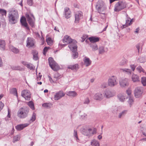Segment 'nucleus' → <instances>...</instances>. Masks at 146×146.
<instances>
[{
	"instance_id": "obj_31",
	"label": "nucleus",
	"mask_w": 146,
	"mask_h": 146,
	"mask_svg": "<svg viewBox=\"0 0 146 146\" xmlns=\"http://www.w3.org/2000/svg\"><path fill=\"white\" fill-rule=\"evenodd\" d=\"M52 106V104L50 103H46L43 104L42 106L45 108L49 109Z\"/></svg>"
},
{
	"instance_id": "obj_61",
	"label": "nucleus",
	"mask_w": 146,
	"mask_h": 146,
	"mask_svg": "<svg viewBox=\"0 0 146 146\" xmlns=\"http://www.w3.org/2000/svg\"><path fill=\"white\" fill-rule=\"evenodd\" d=\"M107 84L106 83H103L101 85V87L102 88H105L106 87Z\"/></svg>"
},
{
	"instance_id": "obj_9",
	"label": "nucleus",
	"mask_w": 146,
	"mask_h": 146,
	"mask_svg": "<svg viewBox=\"0 0 146 146\" xmlns=\"http://www.w3.org/2000/svg\"><path fill=\"white\" fill-rule=\"evenodd\" d=\"M143 93V88L141 87H137L135 88L134 91L135 96L137 98H140Z\"/></svg>"
},
{
	"instance_id": "obj_50",
	"label": "nucleus",
	"mask_w": 146,
	"mask_h": 146,
	"mask_svg": "<svg viewBox=\"0 0 146 146\" xmlns=\"http://www.w3.org/2000/svg\"><path fill=\"white\" fill-rule=\"evenodd\" d=\"M88 37V35L85 34L83 35L82 37V40H81V42H83L85 40V39Z\"/></svg>"
},
{
	"instance_id": "obj_20",
	"label": "nucleus",
	"mask_w": 146,
	"mask_h": 146,
	"mask_svg": "<svg viewBox=\"0 0 146 146\" xmlns=\"http://www.w3.org/2000/svg\"><path fill=\"white\" fill-rule=\"evenodd\" d=\"M29 125V124L28 123L19 125H17L16 127V128L17 130L20 131L23 129L24 127L27 126Z\"/></svg>"
},
{
	"instance_id": "obj_13",
	"label": "nucleus",
	"mask_w": 146,
	"mask_h": 146,
	"mask_svg": "<svg viewBox=\"0 0 146 146\" xmlns=\"http://www.w3.org/2000/svg\"><path fill=\"white\" fill-rule=\"evenodd\" d=\"M35 40L33 38L28 37L27 40V46L29 48L32 47L34 46Z\"/></svg>"
},
{
	"instance_id": "obj_30",
	"label": "nucleus",
	"mask_w": 146,
	"mask_h": 146,
	"mask_svg": "<svg viewBox=\"0 0 146 146\" xmlns=\"http://www.w3.org/2000/svg\"><path fill=\"white\" fill-rule=\"evenodd\" d=\"M5 43L4 40H0V47L1 49L4 50L5 49Z\"/></svg>"
},
{
	"instance_id": "obj_51",
	"label": "nucleus",
	"mask_w": 146,
	"mask_h": 146,
	"mask_svg": "<svg viewBox=\"0 0 146 146\" xmlns=\"http://www.w3.org/2000/svg\"><path fill=\"white\" fill-rule=\"evenodd\" d=\"M73 134L75 137L76 138V140H77L78 139L77 135V130H74V133Z\"/></svg>"
},
{
	"instance_id": "obj_23",
	"label": "nucleus",
	"mask_w": 146,
	"mask_h": 146,
	"mask_svg": "<svg viewBox=\"0 0 146 146\" xmlns=\"http://www.w3.org/2000/svg\"><path fill=\"white\" fill-rule=\"evenodd\" d=\"M20 22L23 26L26 27L27 29H29L28 27V24L26 22V18L25 17H23L21 18L20 19Z\"/></svg>"
},
{
	"instance_id": "obj_18",
	"label": "nucleus",
	"mask_w": 146,
	"mask_h": 146,
	"mask_svg": "<svg viewBox=\"0 0 146 146\" xmlns=\"http://www.w3.org/2000/svg\"><path fill=\"white\" fill-rule=\"evenodd\" d=\"M92 43H95L99 41L100 38L98 37L92 36L88 38Z\"/></svg>"
},
{
	"instance_id": "obj_28",
	"label": "nucleus",
	"mask_w": 146,
	"mask_h": 146,
	"mask_svg": "<svg viewBox=\"0 0 146 146\" xmlns=\"http://www.w3.org/2000/svg\"><path fill=\"white\" fill-rule=\"evenodd\" d=\"M10 49L15 53H17L19 52V50L12 46H9Z\"/></svg>"
},
{
	"instance_id": "obj_45",
	"label": "nucleus",
	"mask_w": 146,
	"mask_h": 146,
	"mask_svg": "<svg viewBox=\"0 0 146 146\" xmlns=\"http://www.w3.org/2000/svg\"><path fill=\"white\" fill-rule=\"evenodd\" d=\"M0 13L2 15L6 16L7 14V11L5 10L4 9H0Z\"/></svg>"
},
{
	"instance_id": "obj_57",
	"label": "nucleus",
	"mask_w": 146,
	"mask_h": 146,
	"mask_svg": "<svg viewBox=\"0 0 146 146\" xmlns=\"http://www.w3.org/2000/svg\"><path fill=\"white\" fill-rule=\"evenodd\" d=\"M90 102L89 99L88 98H86L84 102V104H88Z\"/></svg>"
},
{
	"instance_id": "obj_6",
	"label": "nucleus",
	"mask_w": 146,
	"mask_h": 146,
	"mask_svg": "<svg viewBox=\"0 0 146 146\" xmlns=\"http://www.w3.org/2000/svg\"><path fill=\"white\" fill-rule=\"evenodd\" d=\"M48 60L49 66L54 71H57L58 70L59 66L52 58L49 57Z\"/></svg>"
},
{
	"instance_id": "obj_34",
	"label": "nucleus",
	"mask_w": 146,
	"mask_h": 146,
	"mask_svg": "<svg viewBox=\"0 0 146 146\" xmlns=\"http://www.w3.org/2000/svg\"><path fill=\"white\" fill-rule=\"evenodd\" d=\"M127 112V110H124L120 112L119 115L118 117L119 118H121L123 116H124Z\"/></svg>"
},
{
	"instance_id": "obj_12",
	"label": "nucleus",
	"mask_w": 146,
	"mask_h": 146,
	"mask_svg": "<svg viewBox=\"0 0 146 146\" xmlns=\"http://www.w3.org/2000/svg\"><path fill=\"white\" fill-rule=\"evenodd\" d=\"M22 96L26 100H29L31 98V94L28 90L23 91L21 93Z\"/></svg>"
},
{
	"instance_id": "obj_59",
	"label": "nucleus",
	"mask_w": 146,
	"mask_h": 146,
	"mask_svg": "<svg viewBox=\"0 0 146 146\" xmlns=\"http://www.w3.org/2000/svg\"><path fill=\"white\" fill-rule=\"evenodd\" d=\"M136 67V66L134 64H132L130 65V67L133 71H134Z\"/></svg>"
},
{
	"instance_id": "obj_7",
	"label": "nucleus",
	"mask_w": 146,
	"mask_h": 146,
	"mask_svg": "<svg viewBox=\"0 0 146 146\" xmlns=\"http://www.w3.org/2000/svg\"><path fill=\"white\" fill-rule=\"evenodd\" d=\"M96 9L98 13H102V12L106 9V7L104 2L102 1H100L97 2L96 6Z\"/></svg>"
},
{
	"instance_id": "obj_41",
	"label": "nucleus",
	"mask_w": 146,
	"mask_h": 146,
	"mask_svg": "<svg viewBox=\"0 0 146 146\" xmlns=\"http://www.w3.org/2000/svg\"><path fill=\"white\" fill-rule=\"evenodd\" d=\"M77 50L74 52L72 51L73 54L72 55V57L73 59H75L77 58L78 56V53L77 52H76Z\"/></svg>"
},
{
	"instance_id": "obj_15",
	"label": "nucleus",
	"mask_w": 146,
	"mask_h": 146,
	"mask_svg": "<svg viewBox=\"0 0 146 146\" xmlns=\"http://www.w3.org/2000/svg\"><path fill=\"white\" fill-rule=\"evenodd\" d=\"M104 96L107 98H109L114 96L115 94L113 92L109 90H106L104 92Z\"/></svg>"
},
{
	"instance_id": "obj_60",
	"label": "nucleus",
	"mask_w": 146,
	"mask_h": 146,
	"mask_svg": "<svg viewBox=\"0 0 146 146\" xmlns=\"http://www.w3.org/2000/svg\"><path fill=\"white\" fill-rule=\"evenodd\" d=\"M126 93L127 95L129 96L131 94V90L130 89H128L126 90Z\"/></svg>"
},
{
	"instance_id": "obj_56",
	"label": "nucleus",
	"mask_w": 146,
	"mask_h": 146,
	"mask_svg": "<svg viewBox=\"0 0 146 146\" xmlns=\"http://www.w3.org/2000/svg\"><path fill=\"white\" fill-rule=\"evenodd\" d=\"M4 106V104L2 102H0V111L3 109Z\"/></svg>"
},
{
	"instance_id": "obj_27",
	"label": "nucleus",
	"mask_w": 146,
	"mask_h": 146,
	"mask_svg": "<svg viewBox=\"0 0 146 146\" xmlns=\"http://www.w3.org/2000/svg\"><path fill=\"white\" fill-rule=\"evenodd\" d=\"M66 94L70 96L75 97L77 95V93L74 91H69L66 92Z\"/></svg>"
},
{
	"instance_id": "obj_47",
	"label": "nucleus",
	"mask_w": 146,
	"mask_h": 146,
	"mask_svg": "<svg viewBox=\"0 0 146 146\" xmlns=\"http://www.w3.org/2000/svg\"><path fill=\"white\" fill-rule=\"evenodd\" d=\"M87 115L86 113H83L80 115V118L82 119H84L87 118Z\"/></svg>"
},
{
	"instance_id": "obj_55",
	"label": "nucleus",
	"mask_w": 146,
	"mask_h": 146,
	"mask_svg": "<svg viewBox=\"0 0 146 146\" xmlns=\"http://www.w3.org/2000/svg\"><path fill=\"white\" fill-rule=\"evenodd\" d=\"M27 3L30 6L32 5L33 4V0H27Z\"/></svg>"
},
{
	"instance_id": "obj_17",
	"label": "nucleus",
	"mask_w": 146,
	"mask_h": 146,
	"mask_svg": "<svg viewBox=\"0 0 146 146\" xmlns=\"http://www.w3.org/2000/svg\"><path fill=\"white\" fill-rule=\"evenodd\" d=\"M82 16V13L80 11H78L75 15V22L78 23L79 21L80 17H81Z\"/></svg>"
},
{
	"instance_id": "obj_5",
	"label": "nucleus",
	"mask_w": 146,
	"mask_h": 146,
	"mask_svg": "<svg viewBox=\"0 0 146 146\" xmlns=\"http://www.w3.org/2000/svg\"><path fill=\"white\" fill-rule=\"evenodd\" d=\"M81 131L82 134L86 136H90L96 133L95 129L92 130V129L88 127L82 128Z\"/></svg>"
},
{
	"instance_id": "obj_53",
	"label": "nucleus",
	"mask_w": 146,
	"mask_h": 146,
	"mask_svg": "<svg viewBox=\"0 0 146 146\" xmlns=\"http://www.w3.org/2000/svg\"><path fill=\"white\" fill-rule=\"evenodd\" d=\"M137 61L140 63H143L144 62L143 58V57H140L137 59Z\"/></svg>"
},
{
	"instance_id": "obj_43",
	"label": "nucleus",
	"mask_w": 146,
	"mask_h": 146,
	"mask_svg": "<svg viewBox=\"0 0 146 146\" xmlns=\"http://www.w3.org/2000/svg\"><path fill=\"white\" fill-rule=\"evenodd\" d=\"M33 58L34 60H38V56L37 52L35 51L33 54Z\"/></svg>"
},
{
	"instance_id": "obj_4",
	"label": "nucleus",
	"mask_w": 146,
	"mask_h": 146,
	"mask_svg": "<svg viewBox=\"0 0 146 146\" xmlns=\"http://www.w3.org/2000/svg\"><path fill=\"white\" fill-rule=\"evenodd\" d=\"M127 6V3L123 1H120L117 3L115 6L114 11L116 12L119 11L126 8Z\"/></svg>"
},
{
	"instance_id": "obj_48",
	"label": "nucleus",
	"mask_w": 146,
	"mask_h": 146,
	"mask_svg": "<svg viewBox=\"0 0 146 146\" xmlns=\"http://www.w3.org/2000/svg\"><path fill=\"white\" fill-rule=\"evenodd\" d=\"M50 48L47 47H45L43 49V53L44 55H45L46 54V53L48 51V50Z\"/></svg>"
},
{
	"instance_id": "obj_38",
	"label": "nucleus",
	"mask_w": 146,
	"mask_h": 146,
	"mask_svg": "<svg viewBox=\"0 0 146 146\" xmlns=\"http://www.w3.org/2000/svg\"><path fill=\"white\" fill-rule=\"evenodd\" d=\"M36 119V114L34 113L33 112V114H32V117H31V118L30 119L29 121V122L31 123V122H33L35 121Z\"/></svg>"
},
{
	"instance_id": "obj_44",
	"label": "nucleus",
	"mask_w": 146,
	"mask_h": 146,
	"mask_svg": "<svg viewBox=\"0 0 146 146\" xmlns=\"http://www.w3.org/2000/svg\"><path fill=\"white\" fill-rule=\"evenodd\" d=\"M46 42L48 45H51L52 44L53 42L50 38L49 37L46 39Z\"/></svg>"
},
{
	"instance_id": "obj_24",
	"label": "nucleus",
	"mask_w": 146,
	"mask_h": 146,
	"mask_svg": "<svg viewBox=\"0 0 146 146\" xmlns=\"http://www.w3.org/2000/svg\"><path fill=\"white\" fill-rule=\"evenodd\" d=\"M117 98L120 101L123 102L125 101L126 97L124 94H119L117 96Z\"/></svg>"
},
{
	"instance_id": "obj_25",
	"label": "nucleus",
	"mask_w": 146,
	"mask_h": 146,
	"mask_svg": "<svg viewBox=\"0 0 146 146\" xmlns=\"http://www.w3.org/2000/svg\"><path fill=\"white\" fill-rule=\"evenodd\" d=\"M132 80L134 82H138L139 81V78L137 75L133 74L132 76Z\"/></svg>"
},
{
	"instance_id": "obj_62",
	"label": "nucleus",
	"mask_w": 146,
	"mask_h": 146,
	"mask_svg": "<svg viewBox=\"0 0 146 146\" xmlns=\"http://www.w3.org/2000/svg\"><path fill=\"white\" fill-rule=\"evenodd\" d=\"M3 66V62L1 58L0 57V67Z\"/></svg>"
},
{
	"instance_id": "obj_19",
	"label": "nucleus",
	"mask_w": 146,
	"mask_h": 146,
	"mask_svg": "<svg viewBox=\"0 0 146 146\" xmlns=\"http://www.w3.org/2000/svg\"><path fill=\"white\" fill-rule=\"evenodd\" d=\"M64 13L65 17L67 19L71 17V12L69 8L66 7L64 8Z\"/></svg>"
},
{
	"instance_id": "obj_36",
	"label": "nucleus",
	"mask_w": 146,
	"mask_h": 146,
	"mask_svg": "<svg viewBox=\"0 0 146 146\" xmlns=\"http://www.w3.org/2000/svg\"><path fill=\"white\" fill-rule=\"evenodd\" d=\"M141 82L144 86H146V77H143L141 79Z\"/></svg>"
},
{
	"instance_id": "obj_21",
	"label": "nucleus",
	"mask_w": 146,
	"mask_h": 146,
	"mask_svg": "<svg viewBox=\"0 0 146 146\" xmlns=\"http://www.w3.org/2000/svg\"><path fill=\"white\" fill-rule=\"evenodd\" d=\"M104 98L103 95L101 93H97L95 94L94 96V98L96 100H101Z\"/></svg>"
},
{
	"instance_id": "obj_29",
	"label": "nucleus",
	"mask_w": 146,
	"mask_h": 146,
	"mask_svg": "<svg viewBox=\"0 0 146 146\" xmlns=\"http://www.w3.org/2000/svg\"><path fill=\"white\" fill-rule=\"evenodd\" d=\"M90 46L92 48L93 51H94L98 49V47L97 44L95 43L90 44Z\"/></svg>"
},
{
	"instance_id": "obj_64",
	"label": "nucleus",
	"mask_w": 146,
	"mask_h": 146,
	"mask_svg": "<svg viewBox=\"0 0 146 146\" xmlns=\"http://www.w3.org/2000/svg\"><path fill=\"white\" fill-rule=\"evenodd\" d=\"M136 48L138 50V52H139V49H140V46H139V45L138 44H137V45H136Z\"/></svg>"
},
{
	"instance_id": "obj_1",
	"label": "nucleus",
	"mask_w": 146,
	"mask_h": 146,
	"mask_svg": "<svg viewBox=\"0 0 146 146\" xmlns=\"http://www.w3.org/2000/svg\"><path fill=\"white\" fill-rule=\"evenodd\" d=\"M62 41L63 43H66L62 45L64 46L68 44V47L72 51L74 52L77 50V42L76 40H72L69 36L66 35L64 37Z\"/></svg>"
},
{
	"instance_id": "obj_3",
	"label": "nucleus",
	"mask_w": 146,
	"mask_h": 146,
	"mask_svg": "<svg viewBox=\"0 0 146 146\" xmlns=\"http://www.w3.org/2000/svg\"><path fill=\"white\" fill-rule=\"evenodd\" d=\"M29 111V109L27 107L21 108L18 111L17 116L20 118H25L28 116Z\"/></svg>"
},
{
	"instance_id": "obj_8",
	"label": "nucleus",
	"mask_w": 146,
	"mask_h": 146,
	"mask_svg": "<svg viewBox=\"0 0 146 146\" xmlns=\"http://www.w3.org/2000/svg\"><path fill=\"white\" fill-rule=\"evenodd\" d=\"M116 80L117 78L116 77L114 76H111L108 80V85L111 87H113L116 85L118 83Z\"/></svg>"
},
{
	"instance_id": "obj_32",
	"label": "nucleus",
	"mask_w": 146,
	"mask_h": 146,
	"mask_svg": "<svg viewBox=\"0 0 146 146\" xmlns=\"http://www.w3.org/2000/svg\"><path fill=\"white\" fill-rule=\"evenodd\" d=\"M121 70L122 71L127 74L130 75L131 73V71L130 69L127 68H122Z\"/></svg>"
},
{
	"instance_id": "obj_63",
	"label": "nucleus",
	"mask_w": 146,
	"mask_h": 146,
	"mask_svg": "<svg viewBox=\"0 0 146 146\" xmlns=\"http://www.w3.org/2000/svg\"><path fill=\"white\" fill-rule=\"evenodd\" d=\"M21 63L24 65L26 66L27 64V62L24 61H21Z\"/></svg>"
},
{
	"instance_id": "obj_54",
	"label": "nucleus",
	"mask_w": 146,
	"mask_h": 146,
	"mask_svg": "<svg viewBox=\"0 0 146 146\" xmlns=\"http://www.w3.org/2000/svg\"><path fill=\"white\" fill-rule=\"evenodd\" d=\"M28 68L30 69L31 70L33 69V68L32 66V64H27L26 66Z\"/></svg>"
},
{
	"instance_id": "obj_11",
	"label": "nucleus",
	"mask_w": 146,
	"mask_h": 146,
	"mask_svg": "<svg viewBox=\"0 0 146 146\" xmlns=\"http://www.w3.org/2000/svg\"><path fill=\"white\" fill-rule=\"evenodd\" d=\"M26 17L27 21L30 25L33 27L34 25V17L33 15L32 14H26Z\"/></svg>"
},
{
	"instance_id": "obj_42",
	"label": "nucleus",
	"mask_w": 146,
	"mask_h": 146,
	"mask_svg": "<svg viewBox=\"0 0 146 146\" xmlns=\"http://www.w3.org/2000/svg\"><path fill=\"white\" fill-rule=\"evenodd\" d=\"M28 105L32 110H34L35 108L33 103L32 102H29L28 103Z\"/></svg>"
},
{
	"instance_id": "obj_39",
	"label": "nucleus",
	"mask_w": 146,
	"mask_h": 146,
	"mask_svg": "<svg viewBox=\"0 0 146 146\" xmlns=\"http://www.w3.org/2000/svg\"><path fill=\"white\" fill-rule=\"evenodd\" d=\"M127 60L125 59H123L119 63V65L123 66L127 62Z\"/></svg>"
},
{
	"instance_id": "obj_33",
	"label": "nucleus",
	"mask_w": 146,
	"mask_h": 146,
	"mask_svg": "<svg viewBox=\"0 0 146 146\" xmlns=\"http://www.w3.org/2000/svg\"><path fill=\"white\" fill-rule=\"evenodd\" d=\"M68 68L72 70H77L78 68V65L77 64H76L73 65H70L68 66Z\"/></svg>"
},
{
	"instance_id": "obj_22",
	"label": "nucleus",
	"mask_w": 146,
	"mask_h": 146,
	"mask_svg": "<svg viewBox=\"0 0 146 146\" xmlns=\"http://www.w3.org/2000/svg\"><path fill=\"white\" fill-rule=\"evenodd\" d=\"M83 61L84 62V64L86 67L90 65L92 63L91 60L89 58L86 57L84 58Z\"/></svg>"
},
{
	"instance_id": "obj_58",
	"label": "nucleus",
	"mask_w": 146,
	"mask_h": 146,
	"mask_svg": "<svg viewBox=\"0 0 146 146\" xmlns=\"http://www.w3.org/2000/svg\"><path fill=\"white\" fill-rule=\"evenodd\" d=\"M60 76V74L59 73H56L54 74V78H55L56 79H57Z\"/></svg>"
},
{
	"instance_id": "obj_10",
	"label": "nucleus",
	"mask_w": 146,
	"mask_h": 146,
	"mask_svg": "<svg viewBox=\"0 0 146 146\" xmlns=\"http://www.w3.org/2000/svg\"><path fill=\"white\" fill-rule=\"evenodd\" d=\"M119 84L121 87L125 88L127 87L129 85V80L127 78H123L119 80Z\"/></svg>"
},
{
	"instance_id": "obj_49",
	"label": "nucleus",
	"mask_w": 146,
	"mask_h": 146,
	"mask_svg": "<svg viewBox=\"0 0 146 146\" xmlns=\"http://www.w3.org/2000/svg\"><path fill=\"white\" fill-rule=\"evenodd\" d=\"M136 70L140 72H144L141 66H139L137 67Z\"/></svg>"
},
{
	"instance_id": "obj_26",
	"label": "nucleus",
	"mask_w": 146,
	"mask_h": 146,
	"mask_svg": "<svg viewBox=\"0 0 146 146\" xmlns=\"http://www.w3.org/2000/svg\"><path fill=\"white\" fill-rule=\"evenodd\" d=\"M91 145L92 146H100L99 142L96 139L92 140L91 142Z\"/></svg>"
},
{
	"instance_id": "obj_46",
	"label": "nucleus",
	"mask_w": 146,
	"mask_h": 146,
	"mask_svg": "<svg viewBox=\"0 0 146 146\" xmlns=\"http://www.w3.org/2000/svg\"><path fill=\"white\" fill-rule=\"evenodd\" d=\"M20 139V137L18 135H17L15 136L13 139V143H15L16 142L19 141Z\"/></svg>"
},
{
	"instance_id": "obj_52",
	"label": "nucleus",
	"mask_w": 146,
	"mask_h": 146,
	"mask_svg": "<svg viewBox=\"0 0 146 146\" xmlns=\"http://www.w3.org/2000/svg\"><path fill=\"white\" fill-rule=\"evenodd\" d=\"M11 68L13 70H17L20 69V67L19 66H12L11 67Z\"/></svg>"
},
{
	"instance_id": "obj_40",
	"label": "nucleus",
	"mask_w": 146,
	"mask_h": 146,
	"mask_svg": "<svg viewBox=\"0 0 146 146\" xmlns=\"http://www.w3.org/2000/svg\"><path fill=\"white\" fill-rule=\"evenodd\" d=\"M134 102L133 99L131 97L129 98L128 100V102L129 104L130 107H131L133 104Z\"/></svg>"
},
{
	"instance_id": "obj_16",
	"label": "nucleus",
	"mask_w": 146,
	"mask_h": 146,
	"mask_svg": "<svg viewBox=\"0 0 146 146\" xmlns=\"http://www.w3.org/2000/svg\"><path fill=\"white\" fill-rule=\"evenodd\" d=\"M126 17H127V19L126 20V23L125 25H123V27L124 28H125L131 25L133 22V19H131L129 17H128V15L126 14Z\"/></svg>"
},
{
	"instance_id": "obj_37",
	"label": "nucleus",
	"mask_w": 146,
	"mask_h": 146,
	"mask_svg": "<svg viewBox=\"0 0 146 146\" xmlns=\"http://www.w3.org/2000/svg\"><path fill=\"white\" fill-rule=\"evenodd\" d=\"M98 50L99 51V53L100 54H103L105 52V50L104 49V47L103 46L100 47L99 48Z\"/></svg>"
},
{
	"instance_id": "obj_35",
	"label": "nucleus",
	"mask_w": 146,
	"mask_h": 146,
	"mask_svg": "<svg viewBox=\"0 0 146 146\" xmlns=\"http://www.w3.org/2000/svg\"><path fill=\"white\" fill-rule=\"evenodd\" d=\"M10 93L16 96L17 97L18 96L17 90L15 88H13L10 90Z\"/></svg>"
},
{
	"instance_id": "obj_14",
	"label": "nucleus",
	"mask_w": 146,
	"mask_h": 146,
	"mask_svg": "<svg viewBox=\"0 0 146 146\" xmlns=\"http://www.w3.org/2000/svg\"><path fill=\"white\" fill-rule=\"evenodd\" d=\"M65 95V94L62 91H59L55 94L54 96V99L55 100H58L64 96Z\"/></svg>"
},
{
	"instance_id": "obj_2",
	"label": "nucleus",
	"mask_w": 146,
	"mask_h": 146,
	"mask_svg": "<svg viewBox=\"0 0 146 146\" xmlns=\"http://www.w3.org/2000/svg\"><path fill=\"white\" fill-rule=\"evenodd\" d=\"M19 14L17 10H13L10 11L8 15L9 22L13 24L16 23L18 20Z\"/></svg>"
}]
</instances>
